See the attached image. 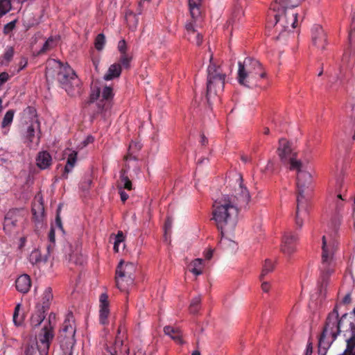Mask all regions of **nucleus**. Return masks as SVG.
Instances as JSON below:
<instances>
[{
	"label": "nucleus",
	"mask_w": 355,
	"mask_h": 355,
	"mask_svg": "<svg viewBox=\"0 0 355 355\" xmlns=\"http://www.w3.org/2000/svg\"><path fill=\"white\" fill-rule=\"evenodd\" d=\"M46 78L48 81L56 79L69 95L80 93L81 83L74 70L67 64L55 59L46 62Z\"/></svg>",
	"instance_id": "nucleus-1"
},
{
	"label": "nucleus",
	"mask_w": 355,
	"mask_h": 355,
	"mask_svg": "<svg viewBox=\"0 0 355 355\" xmlns=\"http://www.w3.org/2000/svg\"><path fill=\"white\" fill-rule=\"evenodd\" d=\"M212 219L221 235L233 230L238 221L239 207L230 195H224L213 205Z\"/></svg>",
	"instance_id": "nucleus-2"
},
{
	"label": "nucleus",
	"mask_w": 355,
	"mask_h": 355,
	"mask_svg": "<svg viewBox=\"0 0 355 355\" xmlns=\"http://www.w3.org/2000/svg\"><path fill=\"white\" fill-rule=\"evenodd\" d=\"M271 9L274 20L269 21L268 29L272 28V34L277 40L286 37L297 25V13L294 9L272 3Z\"/></svg>",
	"instance_id": "nucleus-3"
},
{
	"label": "nucleus",
	"mask_w": 355,
	"mask_h": 355,
	"mask_svg": "<svg viewBox=\"0 0 355 355\" xmlns=\"http://www.w3.org/2000/svg\"><path fill=\"white\" fill-rule=\"evenodd\" d=\"M265 76L266 71L259 60L246 58L238 62L237 80L240 85L253 87Z\"/></svg>",
	"instance_id": "nucleus-4"
},
{
	"label": "nucleus",
	"mask_w": 355,
	"mask_h": 355,
	"mask_svg": "<svg viewBox=\"0 0 355 355\" xmlns=\"http://www.w3.org/2000/svg\"><path fill=\"white\" fill-rule=\"evenodd\" d=\"M297 171V208L295 211V224L301 228L303 226L304 219L308 216V202L304 196L305 188H308L312 181L311 173L306 171L295 169Z\"/></svg>",
	"instance_id": "nucleus-5"
},
{
	"label": "nucleus",
	"mask_w": 355,
	"mask_h": 355,
	"mask_svg": "<svg viewBox=\"0 0 355 355\" xmlns=\"http://www.w3.org/2000/svg\"><path fill=\"white\" fill-rule=\"evenodd\" d=\"M226 74L213 62V55L210 56V64L207 69V98L209 101L212 96L219 95L223 92L225 83Z\"/></svg>",
	"instance_id": "nucleus-6"
},
{
	"label": "nucleus",
	"mask_w": 355,
	"mask_h": 355,
	"mask_svg": "<svg viewBox=\"0 0 355 355\" xmlns=\"http://www.w3.org/2000/svg\"><path fill=\"white\" fill-rule=\"evenodd\" d=\"M75 334V320L73 315L69 313L62 324L58 336L62 355H72V349L76 343Z\"/></svg>",
	"instance_id": "nucleus-7"
},
{
	"label": "nucleus",
	"mask_w": 355,
	"mask_h": 355,
	"mask_svg": "<svg viewBox=\"0 0 355 355\" xmlns=\"http://www.w3.org/2000/svg\"><path fill=\"white\" fill-rule=\"evenodd\" d=\"M136 265L132 262L121 261L116 269V284L121 291H126L133 284Z\"/></svg>",
	"instance_id": "nucleus-8"
},
{
	"label": "nucleus",
	"mask_w": 355,
	"mask_h": 355,
	"mask_svg": "<svg viewBox=\"0 0 355 355\" xmlns=\"http://www.w3.org/2000/svg\"><path fill=\"white\" fill-rule=\"evenodd\" d=\"M277 153L284 164H289L290 170L300 169L302 163L297 159V153L293 151L290 142L284 138L279 140Z\"/></svg>",
	"instance_id": "nucleus-9"
},
{
	"label": "nucleus",
	"mask_w": 355,
	"mask_h": 355,
	"mask_svg": "<svg viewBox=\"0 0 355 355\" xmlns=\"http://www.w3.org/2000/svg\"><path fill=\"white\" fill-rule=\"evenodd\" d=\"M53 338V332L50 324L48 326H44L41 333L38 335L36 340V347L33 345H28L25 353L26 355H33L36 350L40 353V355H47L49 349L50 343Z\"/></svg>",
	"instance_id": "nucleus-10"
},
{
	"label": "nucleus",
	"mask_w": 355,
	"mask_h": 355,
	"mask_svg": "<svg viewBox=\"0 0 355 355\" xmlns=\"http://www.w3.org/2000/svg\"><path fill=\"white\" fill-rule=\"evenodd\" d=\"M113 97L112 87L106 85L102 87L94 86L90 95L92 101H98L97 106L101 112L107 111L111 108Z\"/></svg>",
	"instance_id": "nucleus-11"
},
{
	"label": "nucleus",
	"mask_w": 355,
	"mask_h": 355,
	"mask_svg": "<svg viewBox=\"0 0 355 355\" xmlns=\"http://www.w3.org/2000/svg\"><path fill=\"white\" fill-rule=\"evenodd\" d=\"M231 199H234L239 207H245L250 200V196L248 190L243 184V179L239 175L236 179L234 188V193L230 196Z\"/></svg>",
	"instance_id": "nucleus-12"
},
{
	"label": "nucleus",
	"mask_w": 355,
	"mask_h": 355,
	"mask_svg": "<svg viewBox=\"0 0 355 355\" xmlns=\"http://www.w3.org/2000/svg\"><path fill=\"white\" fill-rule=\"evenodd\" d=\"M107 350H111L114 355H128L130 349L126 342V330L123 327L120 326L117 330L113 348Z\"/></svg>",
	"instance_id": "nucleus-13"
},
{
	"label": "nucleus",
	"mask_w": 355,
	"mask_h": 355,
	"mask_svg": "<svg viewBox=\"0 0 355 355\" xmlns=\"http://www.w3.org/2000/svg\"><path fill=\"white\" fill-rule=\"evenodd\" d=\"M311 40L313 45L318 50L323 51L327 44V35L322 27L315 25L311 29Z\"/></svg>",
	"instance_id": "nucleus-14"
},
{
	"label": "nucleus",
	"mask_w": 355,
	"mask_h": 355,
	"mask_svg": "<svg viewBox=\"0 0 355 355\" xmlns=\"http://www.w3.org/2000/svg\"><path fill=\"white\" fill-rule=\"evenodd\" d=\"M297 235L291 232H285L282 241L281 250L286 254L291 255L296 249Z\"/></svg>",
	"instance_id": "nucleus-15"
},
{
	"label": "nucleus",
	"mask_w": 355,
	"mask_h": 355,
	"mask_svg": "<svg viewBox=\"0 0 355 355\" xmlns=\"http://www.w3.org/2000/svg\"><path fill=\"white\" fill-rule=\"evenodd\" d=\"M99 321L105 325L108 324L110 315L108 296L106 293H102L99 297Z\"/></svg>",
	"instance_id": "nucleus-16"
},
{
	"label": "nucleus",
	"mask_w": 355,
	"mask_h": 355,
	"mask_svg": "<svg viewBox=\"0 0 355 355\" xmlns=\"http://www.w3.org/2000/svg\"><path fill=\"white\" fill-rule=\"evenodd\" d=\"M186 37L189 41L200 46L202 42V35L195 29V24L193 21L186 24Z\"/></svg>",
	"instance_id": "nucleus-17"
},
{
	"label": "nucleus",
	"mask_w": 355,
	"mask_h": 355,
	"mask_svg": "<svg viewBox=\"0 0 355 355\" xmlns=\"http://www.w3.org/2000/svg\"><path fill=\"white\" fill-rule=\"evenodd\" d=\"M322 263L324 265L331 260L334 253V243L333 241H328L325 236H322Z\"/></svg>",
	"instance_id": "nucleus-18"
},
{
	"label": "nucleus",
	"mask_w": 355,
	"mask_h": 355,
	"mask_svg": "<svg viewBox=\"0 0 355 355\" xmlns=\"http://www.w3.org/2000/svg\"><path fill=\"white\" fill-rule=\"evenodd\" d=\"M52 164V157L50 153L46 150L38 153L36 157V165L42 170L48 168Z\"/></svg>",
	"instance_id": "nucleus-19"
},
{
	"label": "nucleus",
	"mask_w": 355,
	"mask_h": 355,
	"mask_svg": "<svg viewBox=\"0 0 355 355\" xmlns=\"http://www.w3.org/2000/svg\"><path fill=\"white\" fill-rule=\"evenodd\" d=\"M16 288L22 293H26L31 286L30 277L26 275H20L15 281Z\"/></svg>",
	"instance_id": "nucleus-20"
},
{
	"label": "nucleus",
	"mask_w": 355,
	"mask_h": 355,
	"mask_svg": "<svg viewBox=\"0 0 355 355\" xmlns=\"http://www.w3.org/2000/svg\"><path fill=\"white\" fill-rule=\"evenodd\" d=\"M15 113V112L14 110H9L6 112L5 115L3 116L1 127L2 129V133L5 135H7L10 130V127L12 123Z\"/></svg>",
	"instance_id": "nucleus-21"
},
{
	"label": "nucleus",
	"mask_w": 355,
	"mask_h": 355,
	"mask_svg": "<svg viewBox=\"0 0 355 355\" xmlns=\"http://www.w3.org/2000/svg\"><path fill=\"white\" fill-rule=\"evenodd\" d=\"M121 67L120 63H114L110 66L106 73L104 75V80H111L119 78L121 73Z\"/></svg>",
	"instance_id": "nucleus-22"
},
{
	"label": "nucleus",
	"mask_w": 355,
	"mask_h": 355,
	"mask_svg": "<svg viewBox=\"0 0 355 355\" xmlns=\"http://www.w3.org/2000/svg\"><path fill=\"white\" fill-rule=\"evenodd\" d=\"M164 331L166 335L170 336L175 342L178 344H182V334L181 331L178 328H175L171 326H166L164 329Z\"/></svg>",
	"instance_id": "nucleus-23"
},
{
	"label": "nucleus",
	"mask_w": 355,
	"mask_h": 355,
	"mask_svg": "<svg viewBox=\"0 0 355 355\" xmlns=\"http://www.w3.org/2000/svg\"><path fill=\"white\" fill-rule=\"evenodd\" d=\"M46 311L40 309V304H37L35 312L32 315L31 322L33 327L39 326L45 318Z\"/></svg>",
	"instance_id": "nucleus-24"
},
{
	"label": "nucleus",
	"mask_w": 355,
	"mask_h": 355,
	"mask_svg": "<svg viewBox=\"0 0 355 355\" xmlns=\"http://www.w3.org/2000/svg\"><path fill=\"white\" fill-rule=\"evenodd\" d=\"M40 128V123L37 118V116L35 114L34 118L31 121V123L27 126L26 130L25 132V135L26 138L30 141H33V139L35 136V130H38Z\"/></svg>",
	"instance_id": "nucleus-25"
},
{
	"label": "nucleus",
	"mask_w": 355,
	"mask_h": 355,
	"mask_svg": "<svg viewBox=\"0 0 355 355\" xmlns=\"http://www.w3.org/2000/svg\"><path fill=\"white\" fill-rule=\"evenodd\" d=\"M53 299L51 289L47 288L42 294L41 301L37 304H40V309L44 311L49 309L51 301Z\"/></svg>",
	"instance_id": "nucleus-26"
},
{
	"label": "nucleus",
	"mask_w": 355,
	"mask_h": 355,
	"mask_svg": "<svg viewBox=\"0 0 355 355\" xmlns=\"http://www.w3.org/2000/svg\"><path fill=\"white\" fill-rule=\"evenodd\" d=\"M117 188H118V189H125L129 191L132 189V182L128 177L125 170H122L121 171L120 180H119V182L117 185Z\"/></svg>",
	"instance_id": "nucleus-27"
},
{
	"label": "nucleus",
	"mask_w": 355,
	"mask_h": 355,
	"mask_svg": "<svg viewBox=\"0 0 355 355\" xmlns=\"http://www.w3.org/2000/svg\"><path fill=\"white\" fill-rule=\"evenodd\" d=\"M76 159L77 153L76 151H72L68 155L67 164L64 167V173L63 174L64 178H67L68 173L72 171V168L74 167L76 162Z\"/></svg>",
	"instance_id": "nucleus-28"
},
{
	"label": "nucleus",
	"mask_w": 355,
	"mask_h": 355,
	"mask_svg": "<svg viewBox=\"0 0 355 355\" xmlns=\"http://www.w3.org/2000/svg\"><path fill=\"white\" fill-rule=\"evenodd\" d=\"M203 267L202 259H196L189 265V271L196 276L202 273Z\"/></svg>",
	"instance_id": "nucleus-29"
},
{
	"label": "nucleus",
	"mask_w": 355,
	"mask_h": 355,
	"mask_svg": "<svg viewBox=\"0 0 355 355\" xmlns=\"http://www.w3.org/2000/svg\"><path fill=\"white\" fill-rule=\"evenodd\" d=\"M220 245L225 250L227 251L234 252L237 248V244L234 241H232L228 238L223 237V235H222Z\"/></svg>",
	"instance_id": "nucleus-30"
},
{
	"label": "nucleus",
	"mask_w": 355,
	"mask_h": 355,
	"mask_svg": "<svg viewBox=\"0 0 355 355\" xmlns=\"http://www.w3.org/2000/svg\"><path fill=\"white\" fill-rule=\"evenodd\" d=\"M14 49L12 46H7L3 55L0 58V63L2 65H7L12 59Z\"/></svg>",
	"instance_id": "nucleus-31"
},
{
	"label": "nucleus",
	"mask_w": 355,
	"mask_h": 355,
	"mask_svg": "<svg viewBox=\"0 0 355 355\" xmlns=\"http://www.w3.org/2000/svg\"><path fill=\"white\" fill-rule=\"evenodd\" d=\"M29 261L32 264H36L40 262H46V257L43 258L39 250H34L29 256Z\"/></svg>",
	"instance_id": "nucleus-32"
},
{
	"label": "nucleus",
	"mask_w": 355,
	"mask_h": 355,
	"mask_svg": "<svg viewBox=\"0 0 355 355\" xmlns=\"http://www.w3.org/2000/svg\"><path fill=\"white\" fill-rule=\"evenodd\" d=\"M273 263L270 260L266 259L264 262L263 269L259 277V279L262 281L268 273L271 272L273 270Z\"/></svg>",
	"instance_id": "nucleus-33"
},
{
	"label": "nucleus",
	"mask_w": 355,
	"mask_h": 355,
	"mask_svg": "<svg viewBox=\"0 0 355 355\" xmlns=\"http://www.w3.org/2000/svg\"><path fill=\"white\" fill-rule=\"evenodd\" d=\"M302 0H275L273 3L279 4L287 8L293 9L297 6Z\"/></svg>",
	"instance_id": "nucleus-34"
},
{
	"label": "nucleus",
	"mask_w": 355,
	"mask_h": 355,
	"mask_svg": "<svg viewBox=\"0 0 355 355\" xmlns=\"http://www.w3.org/2000/svg\"><path fill=\"white\" fill-rule=\"evenodd\" d=\"M331 316L329 317L328 321L327 322V324H326V327H325V328H324V331L322 332V334L321 336V338L320 339V341H319V345H321L322 338H324L326 336V334L327 332L328 328H331L332 329L333 327L336 326L338 327V329H339L338 322L337 317H335L334 320L332 322H331Z\"/></svg>",
	"instance_id": "nucleus-35"
},
{
	"label": "nucleus",
	"mask_w": 355,
	"mask_h": 355,
	"mask_svg": "<svg viewBox=\"0 0 355 355\" xmlns=\"http://www.w3.org/2000/svg\"><path fill=\"white\" fill-rule=\"evenodd\" d=\"M201 297L196 296L191 302L189 311L191 313L196 314L198 312L200 306Z\"/></svg>",
	"instance_id": "nucleus-36"
},
{
	"label": "nucleus",
	"mask_w": 355,
	"mask_h": 355,
	"mask_svg": "<svg viewBox=\"0 0 355 355\" xmlns=\"http://www.w3.org/2000/svg\"><path fill=\"white\" fill-rule=\"evenodd\" d=\"M132 60V55L129 54H123L120 55L118 63H120L121 67H123L124 69H128L130 67V62Z\"/></svg>",
	"instance_id": "nucleus-37"
},
{
	"label": "nucleus",
	"mask_w": 355,
	"mask_h": 355,
	"mask_svg": "<svg viewBox=\"0 0 355 355\" xmlns=\"http://www.w3.org/2000/svg\"><path fill=\"white\" fill-rule=\"evenodd\" d=\"M17 226V220L10 217H6L3 224V230L7 232H11Z\"/></svg>",
	"instance_id": "nucleus-38"
},
{
	"label": "nucleus",
	"mask_w": 355,
	"mask_h": 355,
	"mask_svg": "<svg viewBox=\"0 0 355 355\" xmlns=\"http://www.w3.org/2000/svg\"><path fill=\"white\" fill-rule=\"evenodd\" d=\"M56 45V41L53 37H49L44 44L42 48L40 51L39 53H44L52 48H53Z\"/></svg>",
	"instance_id": "nucleus-39"
},
{
	"label": "nucleus",
	"mask_w": 355,
	"mask_h": 355,
	"mask_svg": "<svg viewBox=\"0 0 355 355\" xmlns=\"http://www.w3.org/2000/svg\"><path fill=\"white\" fill-rule=\"evenodd\" d=\"M11 9L10 0H0V17L6 15Z\"/></svg>",
	"instance_id": "nucleus-40"
},
{
	"label": "nucleus",
	"mask_w": 355,
	"mask_h": 355,
	"mask_svg": "<svg viewBox=\"0 0 355 355\" xmlns=\"http://www.w3.org/2000/svg\"><path fill=\"white\" fill-rule=\"evenodd\" d=\"M189 10H190V14L193 19V22L194 23L196 19H198L200 16V5H189Z\"/></svg>",
	"instance_id": "nucleus-41"
},
{
	"label": "nucleus",
	"mask_w": 355,
	"mask_h": 355,
	"mask_svg": "<svg viewBox=\"0 0 355 355\" xmlns=\"http://www.w3.org/2000/svg\"><path fill=\"white\" fill-rule=\"evenodd\" d=\"M105 44V37L103 33L98 34L95 40V48L101 51L103 49Z\"/></svg>",
	"instance_id": "nucleus-42"
},
{
	"label": "nucleus",
	"mask_w": 355,
	"mask_h": 355,
	"mask_svg": "<svg viewBox=\"0 0 355 355\" xmlns=\"http://www.w3.org/2000/svg\"><path fill=\"white\" fill-rule=\"evenodd\" d=\"M19 309L20 304H17L15 309V311L13 313V322L17 326L21 325L23 322V315H19Z\"/></svg>",
	"instance_id": "nucleus-43"
},
{
	"label": "nucleus",
	"mask_w": 355,
	"mask_h": 355,
	"mask_svg": "<svg viewBox=\"0 0 355 355\" xmlns=\"http://www.w3.org/2000/svg\"><path fill=\"white\" fill-rule=\"evenodd\" d=\"M117 49H118L119 51L120 52L121 55L128 54L127 53L128 46H127L126 42L124 40H121L119 42Z\"/></svg>",
	"instance_id": "nucleus-44"
},
{
	"label": "nucleus",
	"mask_w": 355,
	"mask_h": 355,
	"mask_svg": "<svg viewBox=\"0 0 355 355\" xmlns=\"http://www.w3.org/2000/svg\"><path fill=\"white\" fill-rule=\"evenodd\" d=\"M355 347V338L354 336L351 337L349 339L347 340V345L345 351V354H347V352H351L353 350V349Z\"/></svg>",
	"instance_id": "nucleus-45"
},
{
	"label": "nucleus",
	"mask_w": 355,
	"mask_h": 355,
	"mask_svg": "<svg viewBox=\"0 0 355 355\" xmlns=\"http://www.w3.org/2000/svg\"><path fill=\"white\" fill-rule=\"evenodd\" d=\"M92 183V180L89 178H85L80 184L81 189L83 190H87L89 189L91 184Z\"/></svg>",
	"instance_id": "nucleus-46"
},
{
	"label": "nucleus",
	"mask_w": 355,
	"mask_h": 355,
	"mask_svg": "<svg viewBox=\"0 0 355 355\" xmlns=\"http://www.w3.org/2000/svg\"><path fill=\"white\" fill-rule=\"evenodd\" d=\"M15 27V21H11V22L7 24L6 25H5L4 28H3V33L5 34H8L10 32H11L14 29Z\"/></svg>",
	"instance_id": "nucleus-47"
},
{
	"label": "nucleus",
	"mask_w": 355,
	"mask_h": 355,
	"mask_svg": "<svg viewBox=\"0 0 355 355\" xmlns=\"http://www.w3.org/2000/svg\"><path fill=\"white\" fill-rule=\"evenodd\" d=\"M70 261L76 264H82L84 261V257H83V255H80V257L76 258L75 257L74 254H71Z\"/></svg>",
	"instance_id": "nucleus-48"
},
{
	"label": "nucleus",
	"mask_w": 355,
	"mask_h": 355,
	"mask_svg": "<svg viewBox=\"0 0 355 355\" xmlns=\"http://www.w3.org/2000/svg\"><path fill=\"white\" fill-rule=\"evenodd\" d=\"M9 74L7 72H1L0 73V88L9 79Z\"/></svg>",
	"instance_id": "nucleus-49"
},
{
	"label": "nucleus",
	"mask_w": 355,
	"mask_h": 355,
	"mask_svg": "<svg viewBox=\"0 0 355 355\" xmlns=\"http://www.w3.org/2000/svg\"><path fill=\"white\" fill-rule=\"evenodd\" d=\"M60 209H61L60 206H59V207H58V209L57 210V215H56V218H55V225H56V226L59 229L62 230L61 218H60Z\"/></svg>",
	"instance_id": "nucleus-50"
},
{
	"label": "nucleus",
	"mask_w": 355,
	"mask_h": 355,
	"mask_svg": "<svg viewBox=\"0 0 355 355\" xmlns=\"http://www.w3.org/2000/svg\"><path fill=\"white\" fill-rule=\"evenodd\" d=\"M27 64V59L26 58H22L18 64L19 69L17 71H20L21 70L24 69L26 67Z\"/></svg>",
	"instance_id": "nucleus-51"
},
{
	"label": "nucleus",
	"mask_w": 355,
	"mask_h": 355,
	"mask_svg": "<svg viewBox=\"0 0 355 355\" xmlns=\"http://www.w3.org/2000/svg\"><path fill=\"white\" fill-rule=\"evenodd\" d=\"M261 289L263 292H268L270 288V285L268 282H265L264 279L261 281Z\"/></svg>",
	"instance_id": "nucleus-52"
},
{
	"label": "nucleus",
	"mask_w": 355,
	"mask_h": 355,
	"mask_svg": "<svg viewBox=\"0 0 355 355\" xmlns=\"http://www.w3.org/2000/svg\"><path fill=\"white\" fill-rule=\"evenodd\" d=\"M119 193L120 194L121 200L122 202H125L128 198V194L123 191V189H119Z\"/></svg>",
	"instance_id": "nucleus-53"
},
{
	"label": "nucleus",
	"mask_w": 355,
	"mask_h": 355,
	"mask_svg": "<svg viewBox=\"0 0 355 355\" xmlns=\"http://www.w3.org/2000/svg\"><path fill=\"white\" fill-rule=\"evenodd\" d=\"M124 240V236L123 234V232L119 231L118 232L117 234L115 236V241L117 243H122Z\"/></svg>",
	"instance_id": "nucleus-54"
},
{
	"label": "nucleus",
	"mask_w": 355,
	"mask_h": 355,
	"mask_svg": "<svg viewBox=\"0 0 355 355\" xmlns=\"http://www.w3.org/2000/svg\"><path fill=\"white\" fill-rule=\"evenodd\" d=\"M49 239L51 242L53 243L55 241V232L53 228L51 229L49 233Z\"/></svg>",
	"instance_id": "nucleus-55"
},
{
	"label": "nucleus",
	"mask_w": 355,
	"mask_h": 355,
	"mask_svg": "<svg viewBox=\"0 0 355 355\" xmlns=\"http://www.w3.org/2000/svg\"><path fill=\"white\" fill-rule=\"evenodd\" d=\"M204 255L207 260H209L213 256V251L211 250H209L205 252Z\"/></svg>",
	"instance_id": "nucleus-56"
},
{
	"label": "nucleus",
	"mask_w": 355,
	"mask_h": 355,
	"mask_svg": "<svg viewBox=\"0 0 355 355\" xmlns=\"http://www.w3.org/2000/svg\"><path fill=\"white\" fill-rule=\"evenodd\" d=\"M312 345L311 343H309L307 345L306 349V353L305 355H311L312 354Z\"/></svg>",
	"instance_id": "nucleus-57"
},
{
	"label": "nucleus",
	"mask_w": 355,
	"mask_h": 355,
	"mask_svg": "<svg viewBox=\"0 0 355 355\" xmlns=\"http://www.w3.org/2000/svg\"><path fill=\"white\" fill-rule=\"evenodd\" d=\"M171 226H172V221L170 219H168L165 223V231L167 232L168 230H169L171 229Z\"/></svg>",
	"instance_id": "nucleus-58"
},
{
	"label": "nucleus",
	"mask_w": 355,
	"mask_h": 355,
	"mask_svg": "<svg viewBox=\"0 0 355 355\" xmlns=\"http://www.w3.org/2000/svg\"><path fill=\"white\" fill-rule=\"evenodd\" d=\"M202 0H189V5H201Z\"/></svg>",
	"instance_id": "nucleus-59"
},
{
	"label": "nucleus",
	"mask_w": 355,
	"mask_h": 355,
	"mask_svg": "<svg viewBox=\"0 0 355 355\" xmlns=\"http://www.w3.org/2000/svg\"><path fill=\"white\" fill-rule=\"evenodd\" d=\"M200 142L203 146H205L208 143V140L204 135H201Z\"/></svg>",
	"instance_id": "nucleus-60"
},
{
	"label": "nucleus",
	"mask_w": 355,
	"mask_h": 355,
	"mask_svg": "<svg viewBox=\"0 0 355 355\" xmlns=\"http://www.w3.org/2000/svg\"><path fill=\"white\" fill-rule=\"evenodd\" d=\"M121 243H117L116 241H114V250L116 252H119V245Z\"/></svg>",
	"instance_id": "nucleus-61"
},
{
	"label": "nucleus",
	"mask_w": 355,
	"mask_h": 355,
	"mask_svg": "<svg viewBox=\"0 0 355 355\" xmlns=\"http://www.w3.org/2000/svg\"><path fill=\"white\" fill-rule=\"evenodd\" d=\"M269 133H270V130H269V128H267V127H265V128H263V134H264V135H268Z\"/></svg>",
	"instance_id": "nucleus-62"
},
{
	"label": "nucleus",
	"mask_w": 355,
	"mask_h": 355,
	"mask_svg": "<svg viewBox=\"0 0 355 355\" xmlns=\"http://www.w3.org/2000/svg\"><path fill=\"white\" fill-rule=\"evenodd\" d=\"M103 355H114V354L111 350H106V353H105Z\"/></svg>",
	"instance_id": "nucleus-63"
},
{
	"label": "nucleus",
	"mask_w": 355,
	"mask_h": 355,
	"mask_svg": "<svg viewBox=\"0 0 355 355\" xmlns=\"http://www.w3.org/2000/svg\"><path fill=\"white\" fill-rule=\"evenodd\" d=\"M191 355H200V352H199V351L196 350V351H194V352L192 353V354H191Z\"/></svg>",
	"instance_id": "nucleus-64"
}]
</instances>
